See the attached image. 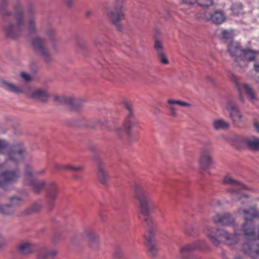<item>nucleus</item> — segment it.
Here are the masks:
<instances>
[{
    "label": "nucleus",
    "mask_w": 259,
    "mask_h": 259,
    "mask_svg": "<svg viewBox=\"0 0 259 259\" xmlns=\"http://www.w3.org/2000/svg\"><path fill=\"white\" fill-rule=\"evenodd\" d=\"M212 149L211 147H203L198 160L200 168L203 170L208 169L213 163L211 152Z\"/></svg>",
    "instance_id": "obj_9"
},
{
    "label": "nucleus",
    "mask_w": 259,
    "mask_h": 259,
    "mask_svg": "<svg viewBox=\"0 0 259 259\" xmlns=\"http://www.w3.org/2000/svg\"><path fill=\"white\" fill-rule=\"evenodd\" d=\"M47 34H48V35H49V36H52V35H53V34H54V30H52V29H49V30H48L47 31Z\"/></svg>",
    "instance_id": "obj_53"
},
{
    "label": "nucleus",
    "mask_w": 259,
    "mask_h": 259,
    "mask_svg": "<svg viewBox=\"0 0 259 259\" xmlns=\"http://www.w3.org/2000/svg\"><path fill=\"white\" fill-rule=\"evenodd\" d=\"M0 211L4 214L8 215L14 211V209L10 204L6 205H0Z\"/></svg>",
    "instance_id": "obj_34"
},
{
    "label": "nucleus",
    "mask_w": 259,
    "mask_h": 259,
    "mask_svg": "<svg viewBox=\"0 0 259 259\" xmlns=\"http://www.w3.org/2000/svg\"><path fill=\"white\" fill-rule=\"evenodd\" d=\"M205 246V242L203 240H199L185 245L180 249V257L181 259H197L196 257L190 255V252L195 250L202 249Z\"/></svg>",
    "instance_id": "obj_8"
},
{
    "label": "nucleus",
    "mask_w": 259,
    "mask_h": 259,
    "mask_svg": "<svg viewBox=\"0 0 259 259\" xmlns=\"http://www.w3.org/2000/svg\"><path fill=\"white\" fill-rule=\"evenodd\" d=\"M183 4H185V5H189V4H192V5H194V3H190V1H183Z\"/></svg>",
    "instance_id": "obj_55"
},
{
    "label": "nucleus",
    "mask_w": 259,
    "mask_h": 259,
    "mask_svg": "<svg viewBox=\"0 0 259 259\" xmlns=\"http://www.w3.org/2000/svg\"><path fill=\"white\" fill-rule=\"evenodd\" d=\"M2 84L4 89L14 93H21L25 92L24 90L22 87H17L7 81L2 80Z\"/></svg>",
    "instance_id": "obj_23"
},
{
    "label": "nucleus",
    "mask_w": 259,
    "mask_h": 259,
    "mask_svg": "<svg viewBox=\"0 0 259 259\" xmlns=\"http://www.w3.org/2000/svg\"><path fill=\"white\" fill-rule=\"evenodd\" d=\"M226 108L230 112V117L234 122H239L242 120V116L234 99L227 98L226 100Z\"/></svg>",
    "instance_id": "obj_10"
},
{
    "label": "nucleus",
    "mask_w": 259,
    "mask_h": 259,
    "mask_svg": "<svg viewBox=\"0 0 259 259\" xmlns=\"http://www.w3.org/2000/svg\"><path fill=\"white\" fill-rule=\"evenodd\" d=\"M234 259H242L239 257H235Z\"/></svg>",
    "instance_id": "obj_57"
},
{
    "label": "nucleus",
    "mask_w": 259,
    "mask_h": 259,
    "mask_svg": "<svg viewBox=\"0 0 259 259\" xmlns=\"http://www.w3.org/2000/svg\"><path fill=\"white\" fill-rule=\"evenodd\" d=\"M254 70L255 72L259 73V60L256 61L253 65Z\"/></svg>",
    "instance_id": "obj_49"
},
{
    "label": "nucleus",
    "mask_w": 259,
    "mask_h": 259,
    "mask_svg": "<svg viewBox=\"0 0 259 259\" xmlns=\"http://www.w3.org/2000/svg\"><path fill=\"white\" fill-rule=\"evenodd\" d=\"M68 2L69 3H70V2H71V1H68Z\"/></svg>",
    "instance_id": "obj_58"
},
{
    "label": "nucleus",
    "mask_w": 259,
    "mask_h": 259,
    "mask_svg": "<svg viewBox=\"0 0 259 259\" xmlns=\"http://www.w3.org/2000/svg\"><path fill=\"white\" fill-rule=\"evenodd\" d=\"M125 12V9L120 3L116 5L114 8L107 10V15L119 30L122 28L120 21L124 19Z\"/></svg>",
    "instance_id": "obj_6"
},
{
    "label": "nucleus",
    "mask_w": 259,
    "mask_h": 259,
    "mask_svg": "<svg viewBox=\"0 0 259 259\" xmlns=\"http://www.w3.org/2000/svg\"><path fill=\"white\" fill-rule=\"evenodd\" d=\"M213 128L215 130H223L229 128V124L228 122L222 119L214 120L212 123Z\"/></svg>",
    "instance_id": "obj_27"
},
{
    "label": "nucleus",
    "mask_w": 259,
    "mask_h": 259,
    "mask_svg": "<svg viewBox=\"0 0 259 259\" xmlns=\"http://www.w3.org/2000/svg\"><path fill=\"white\" fill-rule=\"evenodd\" d=\"M31 169L32 167L30 165H26L25 167L24 175L26 174V172H30L32 175V178L33 179L34 177L42 175L45 172V169H40L31 172Z\"/></svg>",
    "instance_id": "obj_31"
},
{
    "label": "nucleus",
    "mask_w": 259,
    "mask_h": 259,
    "mask_svg": "<svg viewBox=\"0 0 259 259\" xmlns=\"http://www.w3.org/2000/svg\"><path fill=\"white\" fill-rule=\"evenodd\" d=\"M174 102L177 104V105H179L182 107H188L190 106V104L187 102L180 101V100H174Z\"/></svg>",
    "instance_id": "obj_46"
},
{
    "label": "nucleus",
    "mask_w": 259,
    "mask_h": 259,
    "mask_svg": "<svg viewBox=\"0 0 259 259\" xmlns=\"http://www.w3.org/2000/svg\"><path fill=\"white\" fill-rule=\"evenodd\" d=\"M211 205L212 206H215L217 205H221V202L219 200L217 201H213L211 203Z\"/></svg>",
    "instance_id": "obj_52"
},
{
    "label": "nucleus",
    "mask_w": 259,
    "mask_h": 259,
    "mask_svg": "<svg viewBox=\"0 0 259 259\" xmlns=\"http://www.w3.org/2000/svg\"><path fill=\"white\" fill-rule=\"evenodd\" d=\"M10 201L11 206L17 205L23 201V199L19 197H13L11 198Z\"/></svg>",
    "instance_id": "obj_40"
},
{
    "label": "nucleus",
    "mask_w": 259,
    "mask_h": 259,
    "mask_svg": "<svg viewBox=\"0 0 259 259\" xmlns=\"http://www.w3.org/2000/svg\"><path fill=\"white\" fill-rule=\"evenodd\" d=\"M27 31L29 34H32L35 32L34 21L32 18L29 20Z\"/></svg>",
    "instance_id": "obj_36"
},
{
    "label": "nucleus",
    "mask_w": 259,
    "mask_h": 259,
    "mask_svg": "<svg viewBox=\"0 0 259 259\" xmlns=\"http://www.w3.org/2000/svg\"><path fill=\"white\" fill-rule=\"evenodd\" d=\"M242 250L243 252L251 258H256L259 256V249L254 250L252 249L250 242L243 245Z\"/></svg>",
    "instance_id": "obj_25"
},
{
    "label": "nucleus",
    "mask_w": 259,
    "mask_h": 259,
    "mask_svg": "<svg viewBox=\"0 0 259 259\" xmlns=\"http://www.w3.org/2000/svg\"><path fill=\"white\" fill-rule=\"evenodd\" d=\"M222 256H223V258L224 259H227V258H226V256H225V253H223V254H222Z\"/></svg>",
    "instance_id": "obj_56"
},
{
    "label": "nucleus",
    "mask_w": 259,
    "mask_h": 259,
    "mask_svg": "<svg viewBox=\"0 0 259 259\" xmlns=\"http://www.w3.org/2000/svg\"><path fill=\"white\" fill-rule=\"evenodd\" d=\"M258 53V51H254L249 49L243 50L242 57L240 58V61H241V64H244V63H246V65L245 66H247V63L246 61L243 60V59H245L246 60L249 61H253L255 60V59Z\"/></svg>",
    "instance_id": "obj_20"
},
{
    "label": "nucleus",
    "mask_w": 259,
    "mask_h": 259,
    "mask_svg": "<svg viewBox=\"0 0 259 259\" xmlns=\"http://www.w3.org/2000/svg\"><path fill=\"white\" fill-rule=\"evenodd\" d=\"M54 100L68 105L72 110H77L81 106V101L76 100L73 96H54Z\"/></svg>",
    "instance_id": "obj_13"
},
{
    "label": "nucleus",
    "mask_w": 259,
    "mask_h": 259,
    "mask_svg": "<svg viewBox=\"0 0 259 259\" xmlns=\"http://www.w3.org/2000/svg\"><path fill=\"white\" fill-rule=\"evenodd\" d=\"M231 9L234 15H237L242 13V5L239 2L233 4Z\"/></svg>",
    "instance_id": "obj_32"
},
{
    "label": "nucleus",
    "mask_w": 259,
    "mask_h": 259,
    "mask_svg": "<svg viewBox=\"0 0 259 259\" xmlns=\"http://www.w3.org/2000/svg\"><path fill=\"white\" fill-rule=\"evenodd\" d=\"M67 169L75 171H80L83 169V167L81 166H72L67 165Z\"/></svg>",
    "instance_id": "obj_44"
},
{
    "label": "nucleus",
    "mask_w": 259,
    "mask_h": 259,
    "mask_svg": "<svg viewBox=\"0 0 259 259\" xmlns=\"http://www.w3.org/2000/svg\"><path fill=\"white\" fill-rule=\"evenodd\" d=\"M57 253L56 249H49L46 247H42L37 253V259H53Z\"/></svg>",
    "instance_id": "obj_19"
},
{
    "label": "nucleus",
    "mask_w": 259,
    "mask_h": 259,
    "mask_svg": "<svg viewBox=\"0 0 259 259\" xmlns=\"http://www.w3.org/2000/svg\"><path fill=\"white\" fill-rule=\"evenodd\" d=\"M145 223L149 229L153 228L155 226L154 221L148 217L145 219Z\"/></svg>",
    "instance_id": "obj_41"
},
{
    "label": "nucleus",
    "mask_w": 259,
    "mask_h": 259,
    "mask_svg": "<svg viewBox=\"0 0 259 259\" xmlns=\"http://www.w3.org/2000/svg\"><path fill=\"white\" fill-rule=\"evenodd\" d=\"M54 168L56 170H67V165H64L58 163L53 164Z\"/></svg>",
    "instance_id": "obj_43"
},
{
    "label": "nucleus",
    "mask_w": 259,
    "mask_h": 259,
    "mask_svg": "<svg viewBox=\"0 0 259 259\" xmlns=\"http://www.w3.org/2000/svg\"><path fill=\"white\" fill-rule=\"evenodd\" d=\"M195 2H198L196 3L203 9L207 8L213 5V1H196Z\"/></svg>",
    "instance_id": "obj_39"
},
{
    "label": "nucleus",
    "mask_w": 259,
    "mask_h": 259,
    "mask_svg": "<svg viewBox=\"0 0 259 259\" xmlns=\"http://www.w3.org/2000/svg\"><path fill=\"white\" fill-rule=\"evenodd\" d=\"M44 41L39 37H35L32 42L34 49L40 54L46 61L49 60V55L47 50L45 48Z\"/></svg>",
    "instance_id": "obj_16"
},
{
    "label": "nucleus",
    "mask_w": 259,
    "mask_h": 259,
    "mask_svg": "<svg viewBox=\"0 0 259 259\" xmlns=\"http://www.w3.org/2000/svg\"><path fill=\"white\" fill-rule=\"evenodd\" d=\"M243 88L251 101L256 99V95L252 89L247 84L244 83Z\"/></svg>",
    "instance_id": "obj_30"
},
{
    "label": "nucleus",
    "mask_w": 259,
    "mask_h": 259,
    "mask_svg": "<svg viewBox=\"0 0 259 259\" xmlns=\"http://www.w3.org/2000/svg\"><path fill=\"white\" fill-rule=\"evenodd\" d=\"M82 236L91 246L97 243L99 240L98 236L90 228H85L84 230Z\"/></svg>",
    "instance_id": "obj_18"
},
{
    "label": "nucleus",
    "mask_w": 259,
    "mask_h": 259,
    "mask_svg": "<svg viewBox=\"0 0 259 259\" xmlns=\"http://www.w3.org/2000/svg\"><path fill=\"white\" fill-rule=\"evenodd\" d=\"M16 19L17 20V24L16 25H9L5 29L7 35L12 38H15L20 35L22 33L24 27L23 23L22 12L21 10H19L17 13Z\"/></svg>",
    "instance_id": "obj_7"
},
{
    "label": "nucleus",
    "mask_w": 259,
    "mask_h": 259,
    "mask_svg": "<svg viewBox=\"0 0 259 259\" xmlns=\"http://www.w3.org/2000/svg\"><path fill=\"white\" fill-rule=\"evenodd\" d=\"M254 126L257 132H259V123L255 121L254 122Z\"/></svg>",
    "instance_id": "obj_54"
},
{
    "label": "nucleus",
    "mask_w": 259,
    "mask_h": 259,
    "mask_svg": "<svg viewBox=\"0 0 259 259\" xmlns=\"http://www.w3.org/2000/svg\"><path fill=\"white\" fill-rule=\"evenodd\" d=\"M221 34L223 38L226 40H231L234 36L232 30H223Z\"/></svg>",
    "instance_id": "obj_35"
},
{
    "label": "nucleus",
    "mask_w": 259,
    "mask_h": 259,
    "mask_svg": "<svg viewBox=\"0 0 259 259\" xmlns=\"http://www.w3.org/2000/svg\"><path fill=\"white\" fill-rule=\"evenodd\" d=\"M125 107L128 111V114L125 118L122 127L116 128V132L119 136L124 135L130 136V132L137 124V121L134 116L133 113V106L128 102H124Z\"/></svg>",
    "instance_id": "obj_4"
},
{
    "label": "nucleus",
    "mask_w": 259,
    "mask_h": 259,
    "mask_svg": "<svg viewBox=\"0 0 259 259\" xmlns=\"http://www.w3.org/2000/svg\"><path fill=\"white\" fill-rule=\"evenodd\" d=\"M135 193L140 203L141 213L148 216L156 208V202L151 198L150 193L140 185L136 187Z\"/></svg>",
    "instance_id": "obj_2"
},
{
    "label": "nucleus",
    "mask_w": 259,
    "mask_h": 259,
    "mask_svg": "<svg viewBox=\"0 0 259 259\" xmlns=\"http://www.w3.org/2000/svg\"><path fill=\"white\" fill-rule=\"evenodd\" d=\"M238 213L242 214L245 222L243 225L242 229L244 234L248 237H254V229L252 224V220L255 218H259V210H257L255 206H251L248 209L238 210Z\"/></svg>",
    "instance_id": "obj_3"
},
{
    "label": "nucleus",
    "mask_w": 259,
    "mask_h": 259,
    "mask_svg": "<svg viewBox=\"0 0 259 259\" xmlns=\"http://www.w3.org/2000/svg\"><path fill=\"white\" fill-rule=\"evenodd\" d=\"M30 97L38 101L46 102L49 98V95L45 90L37 89L31 92Z\"/></svg>",
    "instance_id": "obj_21"
},
{
    "label": "nucleus",
    "mask_w": 259,
    "mask_h": 259,
    "mask_svg": "<svg viewBox=\"0 0 259 259\" xmlns=\"http://www.w3.org/2000/svg\"><path fill=\"white\" fill-rule=\"evenodd\" d=\"M21 76L26 81H29L31 80L30 75L25 72L21 73Z\"/></svg>",
    "instance_id": "obj_47"
},
{
    "label": "nucleus",
    "mask_w": 259,
    "mask_h": 259,
    "mask_svg": "<svg viewBox=\"0 0 259 259\" xmlns=\"http://www.w3.org/2000/svg\"><path fill=\"white\" fill-rule=\"evenodd\" d=\"M154 48L157 54L163 53V47L162 43L158 39L155 40Z\"/></svg>",
    "instance_id": "obj_37"
},
{
    "label": "nucleus",
    "mask_w": 259,
    "mask_h": 259,
    "mask_svg": "<svg viewBox=\"0 0 259 259\" xmlns=\"http://www.w3.org/2000/svg\"><path fill=\"white\" fill-rule=\"evenodd\" d=\"M41 207V205L39 203H35L31 207L27 209L24 213L26 214H29L31 213L39 211Z\"/></svg>",
    "instance_id": "obj_33"
},
{
    "label": "nucleus",
    "mask_w": 259,
    "mask_h": 259,
    "mask_svg": "<svg viewBox=\"0 0 259 259\" xmlns=\"http://www.w3.org/2000/svg\"><path fill=\"white\" fill-rule=\"evenodd\" d=\"M177 104L174 102L173 99H168L167 100V107L168 108L170 112V115L172 117H177L178 115V109L176 107Z\"/></svg>",
    "instance_id": "obj_29"
},
{
    "label": "nucleus",
    "mask_w": 259,
    "mask_h": 259,
    "mask_svg": "<svg viewBox=\"0 0 259 259\" xmlns=\"http://www.w3.org/2000/svg\"><path fill=\"white\" fill-rule=\"evenodd\" d=\"M6 244V241L4 238L0 235V247L3 246Z\"/></svg>",
    "instance_id": "obj_51"
},
{
    "label": "nucleus",
    "mask_w": 259,
    "mask_h": 259,
    "mask_svg": "<svg viewBox=\"0 0 259 259\" xmlns=\"http://www.w3.org/2000/svg\"><path fill=\"white\" fill-rule=\"evenodd\" d=\"M24 177L25 184L30 186L33 190L36 193L39 192L46 184L44 181H37L32 179V175L30 172H26Z\"/></svg>",
    "instance_id": "obj_14"
},
{
    "label": "nucleus",
    "mask_w": 259,
    "mask_h": 259,
    "mask_svg": "<svg viewBox=\"0 0 259 259\" xmlns=\"http://www.w3.org/2000/svg\"><path fill=\"white\" fill-rule=\"evenodd\" d=\"M148 242V249L152 255L155 256L157 254V249L152 244L150 239L146 238Z\"/></svg>",
    "instance_id": "obj_38"
},
{
    "label": "nucleus",
    "mask_w": 259,
    "mask_h": 259,
    "mask_svg": "<svg viewBox=\"0 0 259 259\" xmlns=\"http://www.w3.org/2000/svg\"><path fill=\"white\" fill-rule=\"evenodd\" d=\"M20 176L18 169L9 170L0 175V187L4 190H7L8 183L14 182L17 180Z\"/></svg>",
    "instance_id": "obj_11"
},
{
    "label": "nucleus",
    "mask_w": 259,
    "mask_h": 259,
    "mask_svg": "<svg viewBox=\"0 0 259 259\" xmlns=\"http://www.w3.org/2000/svg\"><path fill=\"white\" fill-rule=\"evenodd\" d=\"M97 174L99 180L102 184L107 182L109 176L105 171V165L101 161H99L97 163Z\"/></svg>",
    "instance_id": "obj_22"
},
{
    "label": "nucleus",
    "mask_w": 259,
    "mask_h": 259,
    "mask_svg": "<svg viewBox=\"0 0 259 259\" xmlns=\"http://www.w3.org/2000/svg\"><path fill=\"white\" fill-rule=\"evenodd\" d=\"M214 223L222 226H229L233 224L234 219L230 213H224L222 215L217 214L212 218Z\"/></svg>",
    "instance_id": "obj_17"
},
{
    "label": "nucleus",
    "mask_w": 259,
    "mask_h": 259,
    "mask_svg": "<svg viewBox=\"0 0 259 259\" xmlns=\"http://www.w3.org/2000/svg\"><path fill=\"white\" fill-rule=\"evenodd\" d=\"M205 231L209 240L215 246L219 245L223 239H225L227 243L230 245L236 243L239 239V235L236 233L230 234L221 229L207 226Z\"/></svg>",
    "instance_id": "obj_1"
},
{
    "label": "nucleus",
    "mask_w": 259,
    "mask_h": 259,
    "mask_svg": "<svg viewBox=\"0 0 259 259\" xmlns=\"http://www.w3.org/2000/svg\"><path fill=\"white\" fill-rule=\"evenodd\" d=\"M210 19L212 22L217 24L223 23L226 20V16L222 11H216L211 15Z\"/></svg>",
    "instance_id": "obj_24"
},
{
    "label": "nucleus",
    "mask_w": 259,
    "mask_h": 259,
    "mask_svg": "<svg viewBox=\"0 0 259 259\" xmlns=\"http://www.w3.org/2000/svg\"><path fill=\"white\" fill-rule=\"evenodd\" d=\"M236 87L238 89V91L239 92V97H240V100H241V101L242 102H244V100L243 99L242 94L241 93V91H240L239 85L238 83H236Z\"/></svg>",
    "instance_id": "obj_50"
},
{
    "label": "nucleus",
    "mask_w": 259,
    "mask_h": 259,
    "mask_svg": "<svg viewBox=\"0 0 259 259\" xmlns=\"http://www.w3.org/2000/svg\"><path fill=\"white\" fill-rule=\"evenodd\" d=\"M246 143L247 146L251 149L259 150V139L253 137L246 139Z\"/></svg>",
    "instance_id": "obj_28"
},
{
    "label": "nucleus",
    "mask_w": 259,
    "mask_h": 259,
    "mask_svg": "<svg viewBox=\"0 0 259 259\" xmlns=\"http://www.w3.org/2000/svg\"><path fill=\"white\" fill-rule=\"evenodd\" d=\"M6 5L5 1H2L0 5V13L2 14H5V9Z\"/></svg>",
    "instance_id": "obj_48"
},
{
    "label": "nucleus",
    "mask_w": 259,
    "mask_h": 259,
    "mask_svg": "<svg viewBox=\"0 0 259 259\" xmlns=\"http://www.w3.org/2000/svg\"><path fill=\"white\" fill-rule=\"evenodd\" d=\"M123 254L122 251L120 249H117L114 253V256L117 259H120L123 256Z\"/></svg>",
    "instance_id": "obj_45"
},
{
    "label": "nucleus",
    "mask_w": 259,
    "mask_h": 259,
    "mask_svg": "<svg viewBox=\"0 0 259 259\" xmlns=\"http://www.w3.org/2000/svg\"><path fill=\"white\" fill-rule=\"evenodd\" d=\"M58 186L55 183L49 184L47 187L46 196L48 204L51 209L54 205V202L58 196Z\"/></svg>",
    "instance_id": "obj_15"
},
{
    "label": "nucleus",
    "mask_w": 259,
    "mask_h": 259,
    "mask_svg": "<svg viewBox=\"0 0 259 259\" xmlns=\"http://www.w3.org/2000/svg\"><path fill=\"white\" fill-rule=\"evenodd\" d=\"M158 55L161 63L164 64H167L168 63V60L163 53L158 54Z\"/></svg>",
    "instance_id": "obj_42"
},
{
    "label": "nucleus",
    "mask_w": 259,
    "mask_h": 259,
    "mask_svg": "<svg viewBox=\"0 0 259 259\" xmlns=\"http://www.w3.org/2000/svg\"><path fill=\"white\" fill-rule=\"evenodd\" d=\"M228 51L230 55L235 58L236 61L238 63L240 67H243L246 65L242 64L240 61V58L242 57L243 49L241 48L240 45L238 42L231 41L228 46Z\"/></svg>",
    "instance_id": "obj_12"
},
{
    "label": "nucleus",
    "mask_w": 259,
    "mask_h": 259,
    "mask_svg": "<svg viewBox=\"0 0 259 259\" xmlns=\"http://www.w3.org/2000/svg\"><path fill=\"white\" fill-rule=\"evenodd\" d=\"M19 252L24 255L30 253L33 249V244L28 242L21 243L18 247Z\"/></svg>",
    "instance_id": "obj_26"
},
{
    "label": "nucleus",
    "mask_w": 259,
    "mask_h": 259,
    "mask_svg": "<svg viewBox=\"0 0 259 259\" xmlns=\"http://www.w3.org/2000/svg\"><path fill=\"white\" fill-rule=\"evenodd\" d=\"M223 183L231 186L233 188L228 190L232 195L241 199L242 197H247L248 195L244 192L248 188L240 182L234 179L231 176L227 175L224 177Z\"/></svg>",
    "instance_id": "obj_5"
}]
</instances>
